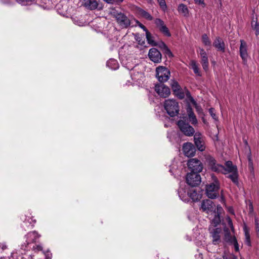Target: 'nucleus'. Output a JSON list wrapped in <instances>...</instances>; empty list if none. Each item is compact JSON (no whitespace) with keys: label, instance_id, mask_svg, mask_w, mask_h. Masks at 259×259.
<instances>
[{"label":"nucleus","instance_id":"obj_1","mask_svg":"<svg viewBox=\"0 0 259 259\" xmlns=\"http://www.w3.org/2000/svg\"><path fill=\"white\" fill-rule=\"evenodd\" d=\"M206 162L208 167L212 171L221 172L224 175H228V177L235 184L238 183V174L236 165H233L232 161H228L225 163V166L218 163L214 158L210 156L206 157Z\"/></svg>","mask_w":259,"mask_h":259},{"label":"nucleus","instance_id":"obj_2","mask_svg":"<svg viewBox=\"0 0 259 259\" xmlns=\"http://www.w3.org/2000/svg\"><path fill=\"white\" fill-rule=\"evenodd\" d=\"M211 178L213 182L206 185L205 193L208 198L215 199L219 195L220 184L215 176L212 175Z\"/></svg>","mask_w":259,"mask_h":259},{"label":"nucleus","instance_id":"obj_3","mask_svg":"<svg viewBox=\"0 0 259 259\" xmlns=\"http://www.w3.org/2000/svg\"><path fill=\"white\" fill-rule=\"evenodd\" d=\"M164 107L167 114L171 117H174L179 113V103L174 99L166 100L164 103Z\"/></svg>","mask_w":259,"mask_h":259},{"label":"nucleus","instance_id":"obj_4","mask_svg":"<svg viewBox=\"0 0 259 259\" xmlns=\"http://www.w3.org/2000/svg\"><path fill=\"white\" fill-rule=\"evenodd\" d=\"M112 15L115 18L117 23L122 28H126L132 24L130 19L124 14L113 12Z\"/></svg>","mask_w":259,"mask_h":259},{"label":"nucleus","instance_id":"obj_5","mask_svg":"<svg viewBox=\"0 0 259 259\" xmlns=\"http://www.w3.org/2000/svg\"><path fill=\"white\" fill-rule=\"evenodd\" d=\"M156 76L159 81L162 82L168 80L170 77V71L166 67L159 66L156 69Z\"/></svg>","mask_w":259,"mask_h":259},{"label":"nucleus","instance_id":"obj_6","mask_svg":"<svg viewBox=\"0 0 259 259\" xmlns=\"http://www.w3.org/2000/svg\"><path fill=\"white\" fill-rule=\"evenodd\" d=\"M178 126L181 131L186 136H192L195 133L194 128L183 120H180L178 122Z\"/></svg>","mask_w":259,"mask_h":259},{"label":"nucleus","instance_id":"obj_7","mask_svg":"<svg viewBox=\"0 0 259 259\" xmlns=\"http://www.w3.org/2000/svg\"><path fill=\"white\" fill-rule=\"evenodd\" d=\"M199 172H191L187 174L186 181L187 184L192 187L198 185L201 182V177Z\"/></svg>","mask_w":259,"mask_h":259},{"label":"nucleus","instance_id":"obj_8","mask_svg":"<svg viewBox=\"0 0 259 259\" xmlns=\"http://www.w3.org/2000/svg\"><path fill=\"white\" fill-rule=\"evenodd\" d=\"M187 165L189 169L192 172H200L203 169L201 162L196 158H192L189 160Z\"/></svg>","mask_w":259,"mask_h":259},{"label":"nucleus","instance_id":"obj_9","mask_svg":"<svg viewBox=\"0 0 259 259\" xmlns=\"http://www.w3.org/2000/svg\"><path fill=\"white\" fill-rule=\"evenodd\" d=\"M155 91L161 97L166 98L170 94L169 88L164 84H157L155 87Z\"/></svg>","mask_w":259,"mask_h":259},{"label":"nucleus","instance_id":"obj_10","mask_svg":"<svg viewBox=\"0 0 259 259\" xmlns=\"http://www.w3.org/2000/svg\"><path fill=\"white\" fill-rule=\"evenodd\" d=\"M239 53L244 64L247 63L248 54L247 52V43L242 39L240 40V46L239 47Z\"/></svg>","mask_w":259,"mask_h":259},{"label":"nucleus","instance_id":"obj_11","mask_svg":"<svg viewBox=\"0 0 259 259\" xmlns=\"http://www.w3.org/2000/svg\"><path fill=\"white\" fill-rule=\"evenodd\" d=\"M40 235H39L36 231H32L28 233L25 236V238L26 239L25 242L24 243V244H23L22 246L23 247L24 246H25L26 247L29 244L35 242L40 237Z\"/></svg>","mask_w":259,"mask_h":259},{"label":"nucleus","instance_id":"obj_12","mask_svg":"<svg viewBox=\"0 0 259 259\" xmlns=\"http://www.w3.org/2000/svg\"><path fill=\"white\" fill-rule=\"evenodd\" d=\"M215 207L213 202L209 199H206L202 201L200 208L203 211L207 213H212Z\"/></svg>","mask_w":259,"mask_h":259},{"label":"nucleus","instance_id":"obj_13","mask_svg":"<svg viewBox=\"0 0 259 259\" xmlns=\"http://www.w3.org/2000/svg\"><path fill=\"white\" fill-rule=\"evenodd\" d=\"M148 56L150 59L154 63H159L161 60V54L156 48H153L149 50Z\"/></svg>","mask_w":259,"mask_h":259},{"label":"nucleus","instance_id":"obj_14","mask_svg":"<svg viewBox=\"0 0 259 259\" xmlns=\"http://www.w3.org/2000/svg\"><path fill=\"white\" fill-rule=\"evenodd\" d=\"M195 144L198 149L203 151L205 149L203 136L200 133H196L194 136Z\"/></svg>","mask_w":259,"mask_h":259},{"label":"nucleus","instance_id":"obj_15","mask_svg":"<svg viewBox=\"0 0 259 259\" xmlns=\"http://www.w3.org/2000/svg\"><path fill=\"white\" fill-rule=\"evenodd\" d=\"M184 154L187 157H192L194 155L196 149L194 145L191 143H185L183 146Z\"/></svg>","mask_w":259,"mask_h":259},{"label":"nucleus","instance_id":"obj_16","mask_svg":"<svg viewBox=\"0 0 259 259\" xmlns=\"http://www.w3.org/2000/svg\"><path fill=\"white\" fill-rule=\"evenodd\" d=\"M155 23L160 31L163 33L165 36L169 37L171 34L169 31L168 28L164 24V22L160 19H156Z\"/></svg>","mask_w":259,"mask_h":259},{"label":"nucleus","instance_id":"obj_17","mask_svg":"<svg viewBox=\"0 0 259 259\" xmlns=\"http://www.w3.org/2000/svg\"><path fill=\"white\" fill-rule=\"evenodd\" d=\"M81 5L91 10L97 9L98 3L96 0H81Z\"/></svg>","mask_w":259,"mask_h":259},{"label":"nucleus","instance_id":"obj_18","mask_svg":"<svg viewBox=\"0 0 259 259\" xmlns=\"http://www.w3.org/2000/svg\"><path fill=\"white\" fill-rule=\"evenodd\" d=\"M188 195H189V198H191L193 201H199L201 198V194L197 193L193 188H191L188 190Z\"/></svg>","mask_w":259,"mask_h":259},{"label":"nucleus","instance_id":"obj_19","mask_svg":"<svg viewBox=\"0 0 259 259\" xmlns=\"http://www.w3.org/2000/svg\"><path fill=\"white\" fill-rule=\"evenodd\" d=\"M213 46L218 50L222 52H225V46L224 41L219 37H217L213 42Z\"/></svg>","mask_w":259,"mask_h":259},{"label":"nucleus","instance_id":"obj_20","mask_svg":"<svg viewBox=\"0 0 259 259\" xmlns=\"http://www.w3.org/2000/svg\"><path fill=\"white\" fill-rule=\"evenodd\" d=\"M187 112L190 122L193 125L196 124L198 122L197 119L190 105L188 106L187 108Z\"/></svg>","mask_w":259,"mask_h":259},{"label":"nucleus","instance_id":"obj_21","mask_svg":"<svg viewBox=\"0 0 259 259\" xmlns=\"http://www.w3.org/2000/svg\"><path fill=\"white\" fill-rule=\"evenodd\" d=\"M188 189L185 188H180L179 190V195L180 199L184 202L189 201V195H188Z\"/></svg>","mask_w":259,"mask_h":259},{"label":"nucleus","instance_id":"obj_22","mask_svg":"<svg viewBox=\"0 0 259 259\" xmlns=\"http://www.w3.org/2000/svg\"><path fill=\"white\" fill-rule=\"evenodd\" d=\"M133 72L131 73L132 79L136 82L140 83L144 77L143 74L138 71L135 72L134 71Z\"/></svg>","mask_w":259,"mask_h":259},{"label":"nucleus","instance_id":"obj_23","mask_svg":"<svg viewBox=\"0 0 259 259\" xmlns=\"http://www.w3.org/2000/svg\"><path fill=\"white\" fill-rule=\"evenodd\" d=\"M178 11L179 13L182 14L185 17H187L189 15V10L186 5L181 4L179 5Z\"/></svg>","mask_w":259,"mask_h":259},{"label":"nucleus","instance_id":"obj_24","mask_svg":"<svg viewBox=\"0 0 259 259\" xmlns=\"http://www.w3.org/2000/svg\"><path fill=\"white\" fill-rule=\"evenodd\" d=\"M190 65L194 73L197 76H201V74L198 67V64L197 62L194 60H192L190 62Z\"/></svg>","mask_w":259,"mask_h":259},{"label":"nucleus","instance_id":"obj_25","mask_svg":"<svg viewBox=\"0 0 259 259\" xmlns=\"http://www.w3.org/2000/svg\"><path fill=\"white\" fill-rule=\"evenodd\" d=\"M221 230L219 228L215 229L212 233V241L214 244H216L220 239V233Z\"/></svg>","mask_w":259,"mask_h":259},{"label":"nucleus","instance_id":"obj_26","mask_svg":"<svg viewBox=\"0 0 259 259\" xmlns=\"http://www.w3.org/2000/svg\"><path fill=\"white\" fill-rule=\"evenodd\" d=\"M106 65L109 68L113 70H116L118 68V63L115 59H111L109 60Z\"/></svg>","mask_w":259,"mask_h":259},{"label":"nucleus","instance_id":"obj_27","mask_svg":"<svg viewBox=\"0 0 259 259\" xmlns=\"http://www.w3.org/2000/svg\"><path fill=\"white\" fill-rule=\"evenodd\" d=\"M225 240L226 241L228 242L231 243L233 241L234 239H235L236 238L234 236H231L230 232L228 229L225 228Z\"/></svg>","mask_w":259,"mask_h":259},{"label":"nucleus","instance_id":"obj_28","mask_svg":"<svg viewBox=\"0 0 259 259\" xmlns=\"http://www.w3.org/2000/svg\"><path fill=\"white\" fill-rule=\"evenodd\" d=\"M243 230H244V234H245V243L248 246H250L251 242H250V240L249 231V230L248 229L247 227H246V226H244Z\"/></svg>","mask_w":259,"mask_h":259},{"label":"nucleus","instance_id":"obj_29","mask_svg":"<svg viewBox=\"0 0 259 259\" xmlns=\"http://www.w3.org/2000/svg\"><path fill=\"white\" fill-rule=\"evenodd\" d=\"M201 63L203 69L205 71H207L208 69V60L207 57H203L201 58Z\"/></svg>","mask_w":259,"mask_h":259},{"label":"nucleus","instance_id":"obj_30","mask_svg":"<svg viewBox=\"0 0 259 259\" xmlns=\"http://www.w3.org/2000/svg\"><path fill=\"white\" fill-rule=\"evenodd\" d=\"M35 222H36L35 220H33L32 219L29 218L27 220H26L23 222V224L22 227L24 229H25V226L29 227L30 225L31 226V227H32L34 226Z\"/></svg>","mask_w":259,"mask_h":259},{"label":"nucleus","instance_id":"obj_31","mask_svg":"<svg viewBox=\"0 0 259 259\" xmlns=\"http://www.w3.org/2000/svg\"><path fill=\"white\" fill-rule=\"evenodd\" d=\"M140 14L144 18H146L147 20H152L153 19V17L152 16L147 12L145 11V10L143 9H140L139 10Z\"/></svg>","mask_w":259,"mask_h":259},{"label":"nucleus","instance_id":"obj_32","mask_svg":"<svg viewBox=\"0 0 259 259\" xmlns=\"http://www.w3.org/2000/svg\"><path fill=\"white\" fill-rule=\"evenodd\" d=\"M161 47L163 49V53L167 55L168 57H172V53L164 43H162Z\"/></svg>","mask_w":259,"mask_h":259},{"label":"nucleus","instance_id":"obj_33","mask_svg":"<svg viewBox=\"0 0 259 259\" xmlns=\"http://www.w3.org/2000/svg\"><path fill=\"white\" fill-rule=\"evenodd\" d=\"M202 41L203 44L206 46H211V41L208 36L206 34H204L202 36Z\"/></svg>","mask_w":259,"mask_h":259},{"label":"nucleus","instance_id":"obj_34","mask_svg":"<svg viewBox=\"0 0 259 259\" xmlns=\"http://www.w3.org/2000/svg\"><path fill=\"white\" fill-rule=\"evenodd\" d=\"M171 87L174 93L179 91L181 89L178 82L175 80L171 81Z\"/></svg>","mask_w":259,"mask_h":259},{"label":"nucleus","instance_id":"obj_35","mask_svg":"<svg viewBox=\"0 0 259 259\" xmlns=\"http://www.w3.org/2000/svg\"><path fill=\"white\" fill-rule=\"evenodd\" d=\"M146 37L147 40L149 44L153 46H156V44L154 40L153 37L149 32L147 33Z\"/></svg>","mask_w":259,"mask_h":259},{"label":"nucleus","instance_id":"obj_36","mask_svg":"<svg viewBox=\"0 0 259 259\" xmlns=\"http://www.w3.org/2000/svg\"><path fill=\"white\" fill-rule=\"evenodd\" d=\"M251 26L254 30L255 31V35H259V24L256 21H253L251 23Z\"/></svg>","mask_w":259,"mask_h":259},{"label":"nucleus","instance_id":"obj_37","mask_svg":"<svg viewBox=\"0 0 259 259\" xmlns=\"http://www.w3.org/2000/svg\"><path fill=\"white\" fill-rule=\"evenodd\" d=\"M214 218L211 221V224L213 225L214 227L219 225L221 222L220 215L216 214H214Z\"/></svg>","mask_w":259,"mask_h":259},{"label":"nucleus","instance_id":"obj_38","mask_svg":"<svg viewBox=\"0 0 259 259\" xmlns=\"http://www.w3.org/2000/svg\"><path fill=\"white\" fill-rule=\"evenodd\" d=\"M191 102L193 104V105L195 106L197 111L199 113H200L202 111V108L197 105L196 102L194 100V99L191 97L190 99Z\"/></svg>","mask_w":259,"mask_h":259},{"label":"nucleus","instance_id":"obj_39","mask_svg":"<svg viewBox=\"0 0 259 259\" xmlns=\"http://www.w3.org/2000/svg\"><path fill=\"white\" fill-rule=\"evenodd\" d=\"M223 211H224V210H223L222 207L221 205H218L217 206L216 210L214 208L213 210V211H212V213H213L214 214H216L220 215L223 212Z\"/></svg>","mask_w":259,"mask_h":259},{"label":"nucleus","instance_id":"obj_40","mask_svg":"<svg viewBox=\"0 0 259 259\" xmlns=\"http://www.w3.org/2000/svg\"><path fill=\"white\" fill-rule=\"evenodd\" d=\"M17 1L21 5L25 6L27 5H30L33 2H34V0H17Z\"/></svg>","mask_w":259,"mask_h":259},{"label":"nucleus","instance_id":"obj_41","mask_svg":"<svg viewBox=\"0 0 259 259\" xmlns=\"http://www.w3.org/2000/svg\"><path fill=\"white\" fill-rule=\"evenodd\" d=\"M254 224L256 234L259 237V219L257 218H255Z\"/></svg>","mask_w":259,"mask_h":259},{"label":"nucleus","instance_id":"obj_42","mask_svg":"<svg viewBox=\"0 0 259 259\" xmlns=\"http://www.w3.org/2000/svg\"><path fill=\"white\" fill-rule=\"evenodd\" d=\"M174 93L179 98L181 99L185 98V93L182 91L181 89L179 91L176 92Z\"/></svg>","mask_w":259,"mask_h":259},{"label":"nucleus","instance_id":"obj_43","mask_svg":"<svg viewBox=\"0 0 259 259\" xmlns=\"http://www.w3.org/2000/svg\"><path fill=\"white\" fill-rule=\"evenodd\" d=\"M226 221L228 224L229 226L230 227L231 230L234 232V229L232 221L231 219V218L229 217H227L226 218Z\"/></svg>","mask_w":259,"mask_h":259},{"label":"nucleus","instance_id":"obj_44","mask_svg":"<svg viewBox=\"0 0 259 259\" xmlns=\"http://www.w3.org/2000/svg\"><path fill=\"white\" fill-rule=\"evenodd\" d=\"M134 21H135L136 23L138 24V25L146 32V34L147 32H149L148 30L144 25L140 23L138 20H134Z\"/></svg>","mask_w":259,"mask_h":259},{"label":"nucleus","instance_id":"obj_45","mask_svg":"<svg viewBox=\"0 0 259 259\" xmlns=\"http://www.w3.org/2000/svg\"><path fill=\"white\" fill-rule=\"evenodd\" d=\"M214 109L213 108H210L209 110V112L210 114L211 115V116H212V117L214 119L217 120V116L215 114V113H214Z\"/></svg>","mask_w":259,"mask_h":259},{"label":"nucleus","instance_id":"obj_46","mask_svg":"<svg viewBox=\"0 0 259 259\" xmlns=\"http://www.w3.org/2000/svg\"><path fill=\"white\" fill-rule=\"evenodd\" d=\"M231 243L233 244L234 245L235 250L236 251H238L239 250V245L237 243L236 239H234L233 241L231 242Z\"/></svg>","mask_w":259,"mask_h":259},{"label":"nucleus","instance_id":"obj_47","mask_svg":"<svg viewBox=\"0 0 259 259\" xmlns=\"http://www.w3.org/2000/svg\"><path fill=\"white\" fill-rule=\"evenodd\" d=\"M158 2L162 9L166 8V4L164 0H157Z\"/></svg>","mask_w":259,"mask_h":259},{"label":"nucleus","instance_id":"obj_48","mask_svg":"<svg viewBox=\"0 0 259 259\" xmlns=\"http://www.w3.org/2000/svg\"><path fill=\"white\" fill-rule=\"evenodd\" d=\"M200 55L201 58L203 57H207L206 53L203 49H200Z\"/></svg>","mask_w":259,"mask_h":259},{"label":"nucleus","instance_id":"obj_49","mask_svg":"<svg viewBox=\"0 0 259 259\" xmlns=\"http://www.w3.org/2000/svg\"><path fill=\"white\" fill-rule=\"evenodd\" d=\"M194 1L196 4L204 5V0H194Z\"/></svg>","mask_w":259,"mask_h":259},{"label":"nucleus","instance_id":"obj_50","mask_svg":"<svg viewBox=\"0 0 259 259\" xmlns=\"http://www.w3.org/2000/svg\"><path fill=\"white\" fill-rule=\"evenodd\" d=\"M220 201L222 203H225V198H224V196H223V195L222 194V192H221V196Z\"/></svg>","mask_w":259,"mask_h":259},{"label":"nucleus","instance_id":"obj_51","mask_svg":"<svg viewBox=\"0 0 259 259\" xmlns=\"http://www.w3.org/2000/svg\"><path fill=\"white\" fill-rule=\"evenodd\" d=\"M0 247L4 250L7 248V246L5 244L0 243Z\"/></svg>","mask_w":259,"mask_h":259},{"label":"nucleus","instance_id":"obj_52","mask_svg":"<svg viewBox=\"0 0 259 259\" xmlns=\"http://www.w3.org/2000/svg\"><path fill=\"white\" fill-rule=\"evenodd\" d=\"M232 259H238L237 257L234 255H232Z\"/></svg>","mask_w":259,"mask_h":259},{"label":"nucleus","instance_id":"obj_53","mask_svg":"<svg viewBox=\"0 0 259 259\" xmlns=\"http://www.w3.org/2000/svg\"><path fill=\"white\" fill-rule=\"evenodd\" d=\"M116 2H119V3H121L123 1V0H116Z\"/></svg>","mask_w":259,"mask_h":259},{"label":"nucleus","instance_id":"obj_54","mask_svg":"<svg viewBox=\"0 0 259 259\" xmlns=\"http://www.w3.org/2000/svg\"><path fill=\"white\" fill-rule=\"evenodd\" d=\"M38 247L39 248V250H41L42 249V248H41V246H38Z\"/></svg>","mask_w":259,"mask_h":259},{"label":"nucleus","instance_id":"obj_55","mask_svg":"<svg viewBox=\"0 0 259 259\" xmlns=\"http://www.w3.org/2000/svg\"><path fill=\"white\" fill-rule=\"evenodd\" d=\"M28 259H33L31 256L29 257Z\"/></svg>","mask_w":259,"mask_h":259},{"label":"nucleus","instance_id":"obj_56","mask_svg":"<svg viewBox=\"0 0 259 259\" xmlns=\"http://www.w3.org/2000/svg\"><path fill=\"white\" fill-rule=\"evenodd\" d=\"M165 127H167V125L165 124Z\"/></svg>","mask_w":259,"mask_h":259},{"label":"nucleus","instance_id":"obj_57","mask_svg":"<svg viewBox=\"0 0 259 259\" xmlns=\"http://www.w3.org/2000/svg\"><path fill=\"white\" fill-rule=\"evenodd\" d=\"M215 259H222V258H217Z\"/></svg>","mask_w":259,"mask_h":259}]
</instances>
